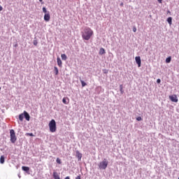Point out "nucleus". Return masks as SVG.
Wrapping results in <instances>:
<instances>
[{
	"mask_svg": "<svg viewBox=\"0 0 179 179\" xmlns=\"http://www.w3.org/2000/svg\"><path fill=\"white\" fill-rule=\"evenodd\" d=\"M81 34L83 40L89 41V40L93 37L94 32L90 29V27H85L83 31L81 32Z\"/></svg>",
	"mask_w": 179,
	"mask_h": 179,
	"instance_id": "1",
	"label": "nucleus"
},
{
	"mask_svg": "<svg viewBox=\"0 0 179 179\" xmlns=\"http://www.w3.org/2000/svg\"><path fill=\"white\" fill-rule=\"evenodd\" d=\"M49 129L51 132L57 131V122H55V120H52L49 122Z\"/></svg>",
	"mask_w": 179,
	"mask_h": 179,
	"instance_id": "2",
	"label": "nucleus"
},
{
	"mask_svg": "<svg viewBox=\"0 0 179 179\" xmlns=\"http://www.w3.org/2000/svg\"><path fill=\"white\" fill-rule=\"evenodd\" d=\"M108 166V162H107V159H103V161L101 162L99 164V168L100 170H106L107 169V166Z\"/></svg>",
	"mask_w": 179,
	"mask_h": 179,
	"instance_id": "3",
	"label": "nucleus"
},
{
	"mask_svg": "<svg viewBox=\"0 0 179 179\" xmlns=\"http://www.w3.org/2000/svg\"><path fill=\"white\" fill-rule=\"evenodd\" d=\"M10 142L11 143H15L17 141L16 134H15V130L11 129L10 131Z\"/></svg>",
	"mask_w": 179,
	"mask_h": 179,
	"instance_id": "4",
	"label": "nucleus"
},
{
	"mask_svg": "<svg viewBox=\"0 0 179 179\" xmlns=\"http://www.w3.org/2000/svg\"><path fill=\"white\" fill-rule=\"evenodd\" d=\"M169 99L171 100V101H173V103H178V98L176 94L170 95Z\"/></svg>",
	"mask_w": 179,
	"mask_h": 179,
	"instance_id": "5",
	"label": "nucleus"
},
{
	"mask_svg": "<svg viewBox=\"0 0 179 179\" xmlns=\"http://www.w3.org/2000/svg\"><path fill=\"white\" fill-rule=\"evenodd\" d=\"M50 19H51V16L50 15V11H48V13L44 15V20L45 22H50Z\"/></svg>",
	"mask_w": 179,
	"mask_h": 179,
	"instance_id": "6",
	"label": "nucleus"
},
{
	"mask_svg": "<svg viewBox=\"0 0 179 179\" xmlns=\"http://www.w3.org/2000/svg\"><path fill=\"white\" fill-rule=\"evenodd\" d=\"M136 59V62L138 64V68H141V57L137 56L135 57Z\"/></svg>",
	"mask_w": 179,
	"mask_h": 179,
	"instance_id": "7",
	"label": "nucleus"
},
{
	"mask_svg": "<svg viewBox=\"0 0 179 179\" xmlns=\"http://www.w3.org/2000/svg\"><path fill=\"white\" fill-rule=\"evenodd\" d=\"M24 117L27 121H30V115L26 110L24 111Z\"/></svg>",
	"mask_w": 179,
	"mask_h": 179,
	"instance_id": "8",
	"label": "nucleus"
},
{
	"mask_svg": "<svg viewBox=\"0 0 179 179\" xmlns=\"http://www.w3.org/2000/svg\"><path fill=\"white\" fill-rule=\"evenodd\" d=\"M76 157H78V160H81L82 159V153L79 152V150L76 151Z\"/></svg>",
	"mask_w": 179,
	"mask_h": 179,
	"instance_id": "9",
	"label": "nucleus"
},
{
	"mask_svg": "<svg viewBox=\"0 0 179 179\" xmlns=\"http://www.w3.org/2000/svg\"><path fill=\"white\" fill-rule=\"evenodd\" d=\"M57 65L59 66V68H62V61L61 60V58L57 57Z\"/></svg>",
	"mask_w": 179,
	"mask_h": 179,
	"instance_id": "10",
	"label": "nucleus"
},
{
	"mask_svg": "<svg viewBox=\"0 0 179 179\" xmlns=\"http://www.w3.org/2000/svg\"><path fill=\"white\" fill-rule=\"evenodd\" d=\"M23 118H24V112L23 113H21L20 115H19V120H20V121L22 122L23 121Z\"/></svg>",
	"mask_w": 179,
	"mask_h": 179,
	"instance_id": "11",
	"label": "nucleus"
},
{
	"mask_svg": "<svg viewBox=\"0 0 179 179\" xmlns=\"http://www.w3.org/2000/svg\"><path fill=\"white\" fill-rule=\"evenodd\" d=\"M0 163L1 164H3V163H5V156L1 155L0 157Z\"/></svg>",
	"mask_w": 179,
	"mask_h": 179,
	"instance_id": "12",
	"label": "nucleus"
},
{
	"mask_svg": "<svg viewBox=\"0 0 179 179\" xmlns=\"http://www.w3.org/2000/svg\"><path fill=\"white\" fill-rule=\"evenodd\" d=\"M104 54H106V50H104V48H101L100 49V50H99V55H104Z\"/></svg>",
	"mask_w": 179,
	"mask_h": 179,
	"instance_id": "13",
	"label": "nucleus"
},
{
	"mask_svg": "<svg viewBox=\"0 0 179 179\" xmlns=\"http://www.w3.org/2000/svg\"><path fill=\"white\" fill-rule=\"evenodd\" d=\"M61 58H62V59L63 60V61H66V59H67V57H66V55H65V54H62L61 55Z\"/></svg>",
	"mask_w": 179,
	"mask_h": 179,
	"instance_id": "14",
	"label": "nucleus"
},
{
	"mask_svg": "<svg viewBox=\"0 0 179 179\" xmlns=\"http://www.w3.org/2000/svg\"><path fill=\"white\" fill-rule=\"evenodd\" d=\"M172 21H173V18L171 17H169L167 18V22L169 23V24H172Z\"/></svg>",
	"mask_w": 179,
	"mask_h": 179,
	"instance_id": "15",
	"label": "nucleus"
},
{
	"mask_svg": "<svg viewBox=\"0 0 179 179\" xmlns=\"http://www.w3.org/2000/svg\"><path fill=\"white\" fill-rule=\"evenodd\" d=\"M22 169L23 170V171H29V170H30V168H29L28 166H22Z\"/></svg>",
	"mask_w": 179,
	"mask_h": 179,
	"instance_id": "16",
	"label": "nucleus"
},
{
	"mask_svg": "<svg viewBox=\"0 0 179 179\" xmlns=\"http://www.w3.org/2000/svg\"><path fill=\"white\" fill-rule=\"evenodd\" d=\"M166 64H170V62H171V57H169L166 58Z\"/></svg>",
	"mask_w": 179,
	"mask_h": 179,
	"instance_id": "17",
	"label": "nucleus"
},
{
	"mask_svg": "<svg viewBox=\"0 0 179 179\" xmlns=\"http://www.w3.org/2000/svg\"><path fill=\"white\" fill-rule=\"evenodd\" d=\"M42 9H43V13L45 14L48 13V11H47V8H45V7H43Z\"/></svg>",
	"mask_w": 179,
	"mask_h": 179,
	"instance_id": "18",
	"label": "nucleus"
},
{
	"mask_svg": "<svg viewBox=\"0 0 179 179\" xmlns=\"http://www.w3.org/2000/svg\"><path fill=\"white\" fill-rule=\"evenodd\" d=\"M55 75H58V68L57 66L54 67Z\"/></svg>",
	"mask_w": 179,
	"mask_h": 179,
	"instance_id": "19",
	"label": "nucleus"
},
{
	"mask_svg": "<svg viewBox=\"0 0 179 179\" xmlns=\"http://www.w3.org/2000/svg\"><path fill=\"white\" fill-rule=\"evenodd\" d=\"M80 82H81V85H82V86H83V87H85V86H86V83H85V81H83V80H80Z\"/></svg>",
	"mask_w": 179,
	"mask_h": 179,
	"instance_id": "20",
	"label": "nucleus"
},
{
	"mask_svg": "<svg viewBox=\"0 0 179 179\" xmlns=\"http://www.w3.org/2000/svg\"><path fill=\"white\" fill-rule=\"evenodd\" d=\"M62 101H63L64 104H68L69 103V102L66 101V98H63Z\"/></svg>",
	"mask_w": 179,
	"mask_h": 179,
	"instance_id": "21",
	"label": "nucleus"
},
{
	"mask_svg": "<svg viewBox=\"0 0 179 179\" xmlns=\"http://www.w3.org/2000/svg\"><path fill=\"white\" fill-rule=\"evenodd\" d=\"M56 162H57V163H58V164H61V163H62L59 158H57Z\"/></svg>",
	"mask_w": 179,
	"mask_h": 179,
	"instance_id": "22",
	"label": "nucleus"
},
{
	"mask_svg": "<svg viewBox=\"0 0 179 179\" xmlns=\"http://www.w3.org/2000/svg\"><path fill=\"white\" fill-rule=\"evenodd\" d=\"M27 136H34V134L33 133H27Z\"/></svg>",
	"mask_w": 179,
	"mask_h": 179,
	"instance_id": "23",
	"label": "nucleus"
},
{
	"mask_svg": "<svg viewBox=\"0 0 179 179\" xmlns=\"http://www.w3.org/2000/svg\"><path fill=\"white\" fill-rule=\"evenodd\" d=\"M137 121H142V117L141 116L136 117Z\"/></svg>",
	"mask_w": 179,
	"mask_h": 179,
	"instance_id": "24",
	"label": "nucleus"
},
{
	"mask_svg": "<svg viewBox=\"0 0 179 179\" xmlns=\"http://www.w3.org/2000/svg\"><path fill=\"white\" fill-rule=\"evenodd\" d=\"M133 31H134V33H136V27H134V28H133Z\"/></svg>",
	"mask_w": 179,
	"mask_h": 179,
	"instance_id": "25",
	"label": "nucleus"
},
{
	"mask_svg": "<svg viewBox=\"0 0 179 179\" xmlns=\"http://www.w3.org/2000/svg\"><path fill=\"white\" fill-rule=\"evenodd\" d=\"M160 82H162V80H160V78H158V79L157 80V83H160Z\"/></svg>",
	"mask_w": 179,
	"mask_h": 179,
	"instance_id": "26",
	"label": "nucleus"
},
{
	"mask_svg": "<svg viewBox=\"0 0 179 179\" xmlns=\"http://www.w3.org/2000/svg\"><path fill=\"white\" fill-rule=\"evenodd\" d=\"M3 10V8L2 7V6L0 5V12L2 11Z\"/></svg>",
	"mask_w": 179,
	"mask_h": 179,
	"instance_id": "27",
	"label": "nucleus"
},
{
	"mask_svg": "<svg viewBox=\"0 0 179 179\" xmlns=\"http://www.w3.org/2000/svg\"><path fill=\"white\" fill-rule=\"evenodd\" d=\"M34 45H37V41H34Z\"/></svg>",
	"mask_w": 179,
	"mask_h": 179,
	"instance_id": "28",
	"label": "nucleus"
},
{
	"mask_svg": "<svg viewBox=\"0 0 179 179\" xmlns=\"http://www.w3.org/2000/svg\"><path fill=\"white\" fill-rule=\"evenodd\" d=\"M120 92H122V85H121L120 86Z\"/></svg>",
	"mask_w": 179,
	"mask_h": 179,
	"instance_id": "29",
	"label": "nucleus"
},
{
	"mask_svg": "<svg viewBox=\"0 0 179 179\" xmlns=\"http://www.w3.org/2000/svg\"><path fill=\"white\" fill-rule=\"evenodd\" d=\"M162 1L163 0H158L159 3H162Z\"/></svg>",
	"mask_w": 179,
	"mask_h": 179,
	"instance_id": "30",
	"label": "nucleus"
},
{
	"mask_svg": "<svg viewBox=\"0 0 179 179\" xmlns=\"http://www.w3.org/2000/svg\"><path fill=\"white\" fill-rule=\"evenodd\" d=\"M76 179H80V176H77V177L76 178Z\"/></svg>",
	"mask_w": 179,
	"mask_h": 179,
	"instance_id": "31",
	"label": "nucleus"
},
{
	"mask_svg": "<svg viewBox=\"0 0 179 179\" xmlns=\"http://www.w3.org/2000/svg\"><path fill=\"white\" fill-rule=\"evenodd\" d=\"M65 179H71V178H69V176H66V177L65 178Z\"/></svg>",
	"mask_w": 179,
	"mask_h": 179,
	"instance_id": "32",
	"label": "nucleus"
},
{
	"mask_svg": "<svg viewBox=\"0 0 179 179\" xmlns=\"http://www.w3.org/2000/svg\"><path fill=\"white\" fill-rule=\"evenodd\" d=\"M39 2H43V0H39Z\"/></svg>",
	"mask_w": 179,
	"mask_h": 179,
	"instance_id": "33",
	"label": "nucleus"
},
{
	"mask_svg": "<svg viewBox=\"0 0 179 179\" xmlns=\"http://www.w3.org/2000/svg\"><path fill=\"white\" fill-rule=\"evenodd\" d=\"M120 5H121V6H122L124 5V3H122Z\"/></svg>",
	"mask_w": 179,
	"mask_h": 179,
	"instance_id": "34",
	"label": "nucleus"
},
{
	"mask_svg": "<svg viewBox=\"0 0 179 179\" xmlns=\"http://www.w3.org/2000/svg\"><path fill=\"white\" fill-rule=\"evenodd\" d=\"M169 13H170V11H168Z\"/></svg>",
	"mask_w": 179,
	"mask_h": 179,
	"instance_id": "35",
	"label": "nucleus"
},
{
	"mask_svg": "<svg viewBox=\"0 0 179 179\" xmlns=\"http://www.w3.org/2000/svg\"><path fill=\"white\" fill-rule=\"evenodd\" d=\"M0 91H1V87H0Z\"/></svg>",
	"mask_w": 179,
	"mask_h": 179,
	"instance_id": "36",
	"label": "nucleus"
},
{
	"mask_svg": "<svg viewBox=\"0 0 179 179\" xmlns=\"http://www.w3.org/2000/svg\"><path fill=\"white\" fill-rule=\"evenodd\" d=\"M178 179H179V177H178Z\"/></svg>",
	"mask_w": 179,
	"mask_h": 179,
	"instance_id": "37",
	"label": "nucleus"
}]
</instances>
